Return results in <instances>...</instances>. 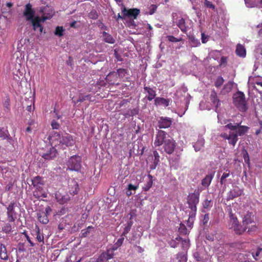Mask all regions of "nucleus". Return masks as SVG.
<instances>
[{
	"mask_svg": "<svg viewBox=\"0 0 262 262\" xmlns=\"http://www.w3.org/2000/svg\"><path fill=\"white\" fill-rule=\"evenodd\" d=\"M32 184L35 188V189L41 190L43 189L42 186L44 185V182L40 176H36L31 180Z\"/></svg>",
	"mask_w": 262,
	"mask_h": 262,
	"instance_id": "2eb2a0df",
	"label": "nucleus"
},
{
	"mask_svg": "<svg viewBox=\"0 0 262 262\" xmlns=\"http://www.w3.org/2000/svg\"><path fill=\"white\" fill-rule=\"evenodd\" d=\"M64 31V29L62 26H57L55 28V30L54 31V34L57 36L61 37L63 35V32Z\"/></svg>",
	"mask_w": 262,
	"mask_h": 262,
	"instance_id": "ea45409f",
	"label": "nucleus"
},
{
	"mask_svg": "<svg viewBox=\"0 0 262 262\" xmlns=\"http://www.w3.org/2000/svg\"><path fill=\"white\" fill-rule=\"evenodd\" d=\"M144 90L145 92L148 94V96H146L148 100L151 101L155 98L156 92L153 88L144 85Z\"/></svg>",
	"mask_w": 262,
	"mask_h": 262,
	"instance_id": "4be33fe9",
	"label": "nucleus"
},
{
	"mask_svg": "<svg viewBox=\"0 0 262 262\" xmlns=\"http://www.w3.org/2000/svg\"><path fill=\"white\" fill-rule=\"evenodd\" d=\"M23 234L25 235V237L26 238L27 241L29 243V244H30V246H31V247H34V246H35L34 243H33L31 241V239H30V238L29 236L28 235V234L26 233V231H25V232H23Z\"/></svg>",
	"mask_w": 262,
	"mask_h": 262,
	"instance_id": "052dcab7",
	"label": "nucleus"
},
{
	"mask_svg": "<svg viewBox=\"0 0 262 262\" xmlns=\"http://www.w3.org/2000/svg\"><path fill=\"white\" fill-rule=\"evenodd\" d=\"M170 100L162 97H157L155 99V104L156 105H163L165 107L169 105Z\"/></svg>",
	"mask_w": 262,
	"mask_h": 262,
	"instance_id": "b1692460",
	"label": "nucleus"
},
{
	"mask_svg": "<svg viewBox=\"0 0 262 262\" xmlns=\"http://www.w3.org/2000/svg\"><path fill=\"white\" fill-rule=\"evenodd\" d=\"M229 229H232L234 231V233L237 235H242L243 234L247 229H248L246 227L243 226V224L241 225L239 223L234 225L232 227Z\"/></svg>",
	"mask_w": 262,
	"mask_h": 262,
	"instance_id": "a211bd4d",
	"label": "nucleus"
},
{
	"mask_svg": "<svg viewBox=\"0 0 262 262\" xmlns=\"http://www.w3.org/2000/svg\"><path fill=\"white\" fill-rule=\"evenodd\" d=\"M179 230L181 234H183L185 235L187 234V229L186 227V226L182 224H180Z\"/></svg>",
	"mask_w": 262,
	"mask_h": 262,
	"instance_id": "09e8293b",
	"label": "nucleus"
},
{
	"mask_svg": "<svg viewBox=\"0 0 262 262\" xmlns=\"http://www.w3.org/2000/svg\"><path fill=\"white\" fill-rule=\"evenodd\" d=\"M235 52L240 57H244L246 56V50L244 47L240 44L237 45Z\"/></svg>",
	"mask_w": 262,
	"mask_h": 262,
	"instance_id": "7c9ffc66",
	"label": "nucleus"
},
{
	"mask_svg": "<svg viewBox=\"0 0 262 262\" xmlns=\"http://www.w3.org/2000/svg\"><path fill=\"white\" fill-rule=\"evenodd\" d=\"M140 10L137 8H132L127 9L125 7H124L122 9V13L124 15L129 18H133L136 19L137 16L140 13Z\"/></svg>",
	"mask_w": 262,
	"mask_h": 262,
	"instance_id": "f8f14e48",
	"label": "nucleus"
},
{
	"mask_svg": "<svg viewBox=\"0 0 262 262\" xmlns=\"http://www.w3.org/2000/svg\"><path fill=\"white\" fill-rule=\"evenodd\" d=\"M227 64V58L225 56H222L220 59V66H226Z\"/></svg>",
	"mask_w": 262,
	"mask_h": 262,
	"instance_id": "e2e57ef3",
	"label": "nucleus"
},
{
	"mask_svg": "<svg viewBox=\"0 0 262 262\" xmlns=\"http://www.w3.org/2000/svg\"><path fill=\"white\" fill-rule=\"evenodd\" d=\"M232 85H233L232 82L231 81H229L224 86L223 90H225L226 92H229L232 90Z\"/></svg>",
	"mask_w": 262,
	"mask_h": 262,
	"instance_id": "de8ad7c7",
	"label": "nucleus"
},
{
	"mask_svg": "<svg viewBox=\"0 0 262 262\" xmlns=\"http://www.w3.org/2000/svg\"><path fill=\"white\" fill-rule=\"evenodd\" d=\"M130 116H134L137 115L139 113V110L138 108H133L129 111Z\"/></svg>",
	"mask_w": 262,
	"mask_h": 262,
	"instance_id": "69168bd1",
	"label": "nucleus"
},
{
	"mask_svg": "<svg viewBox=\"0 0 262 262\" xmlns=\"http://www.w3.org/2000/svg\"><path fill=\"white\" fill-rule=\"evenodd\" d=\"M157 9V6L156 5H151L149 8V13L150 15L153 14Z\"/></svg>",
	"mask_w": 262,
	"mask_h": 262,
	"instance_id": "bf43d9fd",
	"label": "nucleus"
},
{
	"mask_svg": "<svg viewBox=\"0 0 262 262\" xmlns=\"http://www.w3.org/2000/svg\"><path fill=\"white\" fill-rule=\"evenodd\" d=\"M74 143L75 141L71 135L65 133L61 135V146H72Z\"/></svg>",
	"mask_w": 262,
	"mask_h": 262,
	"instance_id": "ddd939ff",
	"label": "nucleus"
},
{
	"mask_svg": "<svg viewBox=\"0 0 262 262\" xmlns=\"http://www.w3.org/2000/svg\"><path fill=\"white\" fill-rule=\"evenodd\" d=\"M93 226H89L86 229H83L81 231L82 237H86L88 233L90 232L89 229H93Z\"/></svg>",
	"mask_w": 262,
	"mask_h": 262,
	"instance_id": "6e6d98bb",
	"label": "nucleus"
},
{
	"mask_svg": "<svg viewBox=\"0 0 262 262\" xmlns=\"http://www.w3.org/2000/svg\"><path fill=\"white\" fill-rule=\"evenodd\" d=\"M233 104L241 112H246L248 108L244 93L237 91L233 95Z\"/></svg>",
	"mask_w": 262,
	"mask_h": 262,
	"instance_id": "20e7f679",
	"label": "nucleus"
},
{
	"mask_svg": "<svg viewBox=\"0 0 262 262\" xmlns=\"http://www.w3.org/2000/svg\"><path fill=\"white\" fill-rule=\"evenodd\" d=\"M206 238L209 241H213L214 239V235L212 233H207L206 235Z\"/></svg>",
	"mask_w": 262,
	"mask_h": 262,
	"instance_id": "0e129e2a",
	"label": "nucleus"
},
{
	"mask_svg": "<svg viewBox=\"0 0 262 262\" xmlns=\"http://www.w3.org/2000/svg\"><path fill=\"white\" fill-rule=\"evenodd\" d=\"M224 79L222 76H219L214 83V85L216 88H220L224 83Z\"/></svg>",
	"mask_w": 262,
	"mask_h": 262,
	"instance_id": "a18cd8bd",
	"label": "nucleus"
},
{
	"mask_svg": "<svg viewBox=\"0 0 262 262\" xmlns=\"http://www.w3.org/2000/svg\"><path fill=\"white\" fill-rule=\"evenodd\" d=\"M103 40L105 42L109 43H115V39L112 37V35H111L110 34L107 33L106 32H103Z\"/></svg>",
	"mask_w": 262,
	"mask_h": 262,
	"instance_id": "72a5a7b5",
	"label": "nucleus"
},
{
	"mask_svg": "<svg viewBox=\"0 0 262 262\" xmlns=\"http://www.w3.org/2000/svg\"><path fill=\"white\" fill-rule=\"evenodd\" d=\"M117 74L119 78L124 79L123 81H129V73L127 69L122 68L118 69L117 71Z\"/></svg>",
	"mask_w": 262,
	"mask_h": 262,
	"instance_id": "412c9836",
	"label": "nucleus"
},
{
	"mask_svg": "<svg viewBox=\"0 0 262 262\" xmlns=\"http://www.w3.org/2000/svg\"><path fill=\"white\" fill-rule=\"evenodd\" d=\"M51 142L52 145L55 147L61 146V135L58 133H55L51 137Z\"/></svg>",
	"mask_w": 262,
	"mask_h": 262,
	"instance_id": "6ab92c4d",
	"label": "nucleus"
},
{
	"mask_svg": "<svg viewBox=\"0 0 262 262\" xmlns=\"http://www.w3.org/2000/svg\"><path fill=\"white\" fill-rule=\"evenodd\" d=\"M57 201L60 204H64L70 200L69 194L63 189H59L55 193Z\"/></svg>",
	"mask_w": 262,
	"mask_h": 262,
	"instance_id": "1a4fd4ad",
	"label": "nucleus"
},
{
	"mask_svg": "<svg viewBox=\"0 0 262 262\" xmlns=\"http://www.w3.org/2000/svg\"><path fill=\"white\" fill-rule=\"evenodd\" d=\"M214 177V173H211L206 176V177L202 180L201 184L205 187H208Z\"/></svg>",
	"mask_w": 262,
	"mask_h": 262,
	"instance_id": "a878e982",
	"label": "nucleus"
},
{
	"mask_svg": "<svg viewBox=\"0 0 262 262\" xmlns=\"http://www.w3.org/2000/svg\"><path fill=\"white\" fill-rule=\"evenodd\" d=\"M2 231L5 233H9L12 231V226L10 223H6L2 227Z\"/></svg>",
	"mask_w": 262,
	"mask_h": 262,
	"instance_id": "79ce46f5",
	"label": "nucleus"
},
{
	"mask_svg": "<svg viewBox=\"0 0 262 262\" xmlns=\"http://www.w3.org/2000/svg\"><path fill=\"white\" fill-rule=\"evenodd\" d=\"M242 224L248 229V233L255 232L257 229V225L254 221V215L252 212H247L244 215Z\"/></svg>",
	"mask_w": 262,
	"mask_h": 262,
	"instance_id": "39448f33",
	"label": "nucleus"
},
{
	"mask_svg": "<svg viewBox=\"0 0 262 262\" xmlns=\"http://www.w3.org/2000/svg\"><path fill=\"white\" fill-rule=\"evenodd\" d=\"M153 154H154V162L156 164H159V163L160 162V156H159L158 151L156 150H154L153 152Z\"/></svg>",
	"mask_w": 262,
	"mask_h": 262,
	"instance_id": "5fc2aeb1",
	"label": "nucleus"
},
{
	"mask_svg": "<svg viewBox=\"0 0 262 262\" xmlns=\"http://www.w3.org/2000/svg\"><path fill=\"white\" fill-rule=\"evenodd\" d=\"M152 177L150 174L148 175V181L144 184L143 189L144 191H148L152 186Z\"/></svg>",
	"mask_w": 262,
	"mask_h": 262,
	"instance_id": "473e14b6",
	"label": "nucleus"
},
{
	"mask_svg": "<svg viewBox=\"0 0 262 262\" xmlns=\"http://www.w3.org/2000/svg\"><path fill=\"white\" fill-rule=\"evenodd\" d=\"M241 123H236L233 124L228 123L225 126V128L230 130L229 134L225 133L221 134L220 136L224 139L228 141V143L233 147L236 144L238 138V136H243L246 134L249 129V127L245 125H241Z\"/></svg>",
	"mask_w": 262,
	"mask_h": 262,
	"instance_id": "f257e3e1",
	"label": "nucleus"
},
{
	"mask_svg": "<svg viewBox=\"0 0 262 262\" xmlns=\"http://www.w3.org/2000/svg\"><path fill=\"white\" fill-rule=\"evenodd\" d=\"M191 42L192 43L193 47H198L201 45V43L198 39H196L194 37H191L190 38Z\"/></svg>",
	"mask_w": 262,
	"mask_h": 262,
	"instance_id": "603ef678",
	"label": "nucleus"
},
{
	"mask_svg": "<svg viewBox=\"0 0 262 262\" xmlns=\"http://www.w3.org/2000/svg\"><path fill=\"white\" fill-rule=\"evenodd\" d=\"M202 205L204 209H210L212 206V202L211 200L205 199L203 201Z\"/></svg>",
	"mask_w": 262,
	"mask_h": 262,
	"instance_id": "37998d69",
	"label": "nucleus"
},
{
	"mask_svg": "<svg viewBox=\"0 0 262 262\" xmlns=\"http://www.w3.org/2000/svg\"><path fill=\"white\" fill-rule=\"evenodd\" d=\"M173 119L167 117H160L158 121V126L159 128H167L171 126Z\"/></svg>",
	"mask_w": 262,
	"mask_h": 262,
	"instance_id": "9b49d317",
	"label": "nucleus"
},
{
	"mask_svg": "<svg viewBox=\"0 0 262 262\" xmlns=\"http://www.w3.org/2000/svg\"><path fill=\"white\" fill-rule=\"evenodd\" d=\"M37 218L39 222L43 224H47L49 222L48 215L44 211H39L37 213Z\"/></svg>",
	"mask_w": 262,
	"mask_h": 262,
	"instance_id": "cd10ccee",
	"label": "nucleus"
},
{
	"mask_svg": "<svg viewBox=\"0 0 262 262\" xmlns=\"http://www.w3.org/2000/svg\"><path fill=\"white\" fill-rule=\"evenodd\" d=\"M167 38L170 42H179L182 40V38H177L172 35H168Z\"/></svg>",
	"mask_w": 262,
	"mask_h": 262,
	"instance_id": "8fccbe9b",
	"label": "nucleus"
},
{
	"mask_svg": "<svg viewBox=\"0 0 262 262\" xmlns=\"http://www.w3.org/2000/svg\"><path fill=\"white\" fill-rule=\"evenodd\" d=\"M36 239L38 242L41 243L42 245L45 244L44 236L42 234L40 233V229L38 227L36 228Z\"/></svg>",
	"mask_w": 262,
	"mask_h": 262,
	"instance_id": "58836bf2",
	"label": "nucleus"
},
{
	"mask_svg": "<svg viewBox=\"0 0 262 262\" xmlns=\"http://www.w3.org/2000/svg\"><path fill=\"white\" fill-rule=\"evenodd\" d=\"M124 240V236L121 235V237L117 240V241L115 243L116 244V245L118 246V247H120Z\"/></svg>",
	"mask_w": 262,
	"mask_h": 262,
	"instance_id": "680f3d73",
	"label": "nucleus"
},
{
	"mask_svg": "<svg viewBox=\"0 0 262 262\" xmlns=\"http://www.w3.org/2000/svg\"><path fill=\"white\" fill-rule=\"evenodd\" d=\"M201 39L203 43H205L207 41V36L205 35L204 33H201Z\"/></svg>",
	"mask_w": 262,
	"mask_h": 262,
	"instance_id": "774afa93",
	"label": "nucleus"
},
{
	"mask_svg": "<svg viewBox=\"0 0 262 262\" xmlns=\"http://www.w3.org/2000/svg\"><path fill=\"white\" fill-rule=\"evenodd\" d=\"M16 203L11 202L7 207V220L9 222H13L17 218V213L15 211Z\"/></svg>",
	"mask_w": 262,
	"mask_h": 262,
	"instance_id": "6e6552de",
	"label": "nucleus"
},
{
	"mask_svg": "<svg viewBox=\"0 0 262 262\" xmlns=\"http://www.w3.org/2000/svg\"><path fill=\"white\" fill-rule=\"evenodd\" d=\"M204 140L201 139L197 141V142L194 144L193 147L196 151H200L202 149V148L204 146Z\"/></svg>",
	"mask_w": 262,
	"mask_h": 262,
	"instance_id": "f704fd0d",
	"label": "nucleus"
},
{
	"mask_svg": "<svg viewBox=\"0 0 262 262\" xmlns=\"http://www.w3.org/2000/svg\"><path fill=\"white\" fill-rule=\"evenodd\" d=\"M262 252V248L260 247H257L255 249H252L251 253L252 257L255 260H258L259 259L260 254Z\"/></svg>",
	"mask_w": 262,
	"mask_h": 262,
	"instance_id": "2f4dec72",
	"label": "nucleus"
},
{
	"mask_svg": "<svg viewBox=\"0 0 262 262\" xmlns=\"http://www.w3.org/2000/svg\"><path fill=\"white\" fill-rule=\"evenodd\" d=\"M228 211L229 216V222L228 224V227L229 229L231 227V226L232 227L233 226L237 224L239 222L238 221L236 216L235 215L234 213H233L231 207H229L228 209Z\"/></svg>",
	"mask_w": 262,
	"mask_h": 262,
	"instance_id": "f3484780",
	"label": "nucleus"
},
{
	"mask_svg": "<svg viewBox=\"0 0 262 262\" xmlns=\"http://www.w3.org/2000/svg\"><path fill=\"white\" fill-rule=\"evenodd\" d=\"M229 176H230V173L229 172L228 173L224 172L221 178L220 184L221 185L224 184L225 183V179L226 178H227L228 177H229Z\"/></svg>",
	"mask_w": 262,
	"mask_h": 262,
	"instance_id": "864d4df0",
	"label": "nucleus"
},
{
	"mask_svg": "<svg viewBox=\"0 0 262 262\" xmlns=\"http://www.w3.org/2000/svg\"><path fill=\"white\" fill-rule=\"evenodd\" d=\"M79 190V185L77 182L72 181L69 184V192L72 195L76 194Z\"/></svg>",
	"mask_w": 262,
	"mask_h": 262,
	"instance_id": "aec40b11",
	"label": "nucleus"
},
{
	"mask_svg": "<svg viewBox=\"0 0 262 262\" xmlns=\"http://www.w3.org/2000/svg\"><path fill=\"white\" fill-rule=\"evenodd\" d=\"M200 191L198 189L195 190L193 193H189L187 196V204L189 208L191 209L189 220L195 215L197 210L196 205L199 204L200 200Z\"/></svg>",
	"mask_w": 262,
	"mask_h": 262,
	"instance_id": "7ed1b4c3",
	"label": "nucleus"
},
{
	"mask_svg": "<svg viewBox=\"0 0 262 262\" xmlns=\"http://www.w3.org/2000/svg\"><path fill=\"white\" fill-rule=\"evenodd\" d=\"M171 138L165 131L160 129L158 130L154 141L155 146H159L163 145L165 141L168 140V138Z\"/></svg>",
	"mask_w": 262,
	"mask_h": 262,
	"instance_id": "0eeeda50",
	"label": "nucleus"
},
{
	"mask_svg": "<svg viewBox=\"0 0 262 262\" xmlns=\"http://www.w3.org/2000/svg\"><path fill=\"white\" fill-rule=\"evenodd\" d=\"M0 258L5 260L8 258L6 247L3 244L0 245Z\"/></svg>",
	"mask_w": 262,
	"mask_h": 262,
	"instance_id": "c756f323",
	"label": "nucleus"
},
{
	"mask_svg": "<svg viewBox=\"0 0 262 262\" xmlns=\"http://www.w3.org/2000/svg\"><path fill=\"white\" fill-rule=\"evenodd\" d=\"M204 5H205V7L208 8L212 9L213 10H215V7L214 5H213L212 2H211L208 0L205 1Z\"/></svg>",
	"mask_w": 262,
	"mask_h": 262,
	"instance_id": "3c124183",
	"label": "nucleus"
},
{
	"mask_svg": "<svg viewBox=\"0 0 262 262\" xmlns=\"http://www.w3.org/2000/svg\"><path fill=\"white\" fill-rule=\"evenodd\" d=\"M91 98V96L90 95H84L83 94L80 93L78 96V99L75 101V103H77L78 102H82L86 100H90Z\"/></svg>",
	"mask_w": 262,
	"mask_h": 262,
	"instance_id": "e433bc0d",
	"label": "nucleus"
},
{
	"mask_svg": "<svg viewBox=\"0 0 262 262\" xmlns=\"http://www.w3.org/2000/svg\"><path fill=\"white\" fill-rule=\"evenodd\" d=\"M56 150L54 147H52L50 148L49 150L43 154L42 157L46 160H52L56 157Z\"/></svg>",
	"mask_w": 262,
	"mask_h": 262,
	"instance_id": "5701e85b",
	"label": "nucleus"
},
{
	"mask_svg": "<svg viewBox=\"0 0 262 262\" xmlns=\"http://www.w3.org/2000/svg\"><path fill=\"white\" fill-rule=\"evenodd\" d=\"M245 5L248 8L257 7L259 4L262 5V0H244Z\"/></svg>",
	"mask_w": 262,
	"mask_h": 262,
	"instance_id": "bb28decb",
	"label": "nucleus"
},
{
	"mask_svg": "<svg viewBox=\"0 0 262 262\" xmlns=\"http://www.w3.org/2000/svg\"><path fill=\"white\" fill-rule=\"evenodd\" d=\"M51 125L52 129H57L59 128L60 126L59 123L57 122H56L55 120H52Z\"/></svg>",
	"mask_w": 262,
	"mask_h": 262,
	"instance_id": "13d9d810",
	"label": "nucleus"
},
{
	"mask_svg": "<svg viewBox=\"0 0 262 262\" xmlns=\"http://www.w3.org/2000/svg\"><path fill=\"white\" fill-rule=\"evenodd\" d=\"M23 15L25 17L27 21H31L34 31L38 29L40 33H42L43 30V27L40 21V17L35 16V11L32 8V6L30 3L26 5L23 12Z\"/></svg>",
	"mask_w": 262,
	"mask_h": 262,
	"instance_id": "f03ea898",
	"label": "nucleus"
},
{
	"mask_svg": "<svg viewBox=\"0 0 262 262\" xmlns=\"http://www.w3.org/2000/svg\"><path fill=\"white\" fill-rule=\"evenodd\" d=\"M33 196L39 200L41 198H46L47 197V193L44 191L43 189L41 190L35 189L33 192Z\"/></svg>",
	"mask_w": 262,
	"mask_h": 262,
	"instance_id": "c85d7f7f",
	"label": "nucleus"
},
{
	"mask_svg": "<svg viewBox=\"0 0 262 262\" xmlns=\"http://www.w3.org/2000/svg\"><path fill=\"white\" fill-rule=\"evenodd\" d=\"M119 247L115 243L114 245L110 248L107 249L106 251L108 253V255L113 257L114 256V252L117 250Z\"/></svg>",
	"mask_w": 262,
	"mask_h": 262,
	"instance_id": "a19ab883",
	"label": "nucleus"
},
{
	"mask_svg": "<svg viewBox=\"0 0 262 262\" xmlns=\"http://www.w3.org/2000/svg\"><path fill=\"white\" fill-rule=\"evenodd\" d=\"M176 25L180 29L183 33H186L189 27L186 25V20L183 17H180L176 21Z\"/></svg>",
	"mask_w": 262,
	"mask_h": 262,
	"instance_id": "dca6fc26",
	"label": "nucleus"
},
{
	"mask_svg": "<svg viewBox=\"0 0 262 262\" xmlns=\"http://www.w3.org/2000/svg\"><path fill=\"white\" fill-rule=\"evenodd\" d=\"M106 81L110 84L112 85H119L120 83L118 81V77L117 74L115 72H110L106 77Z\"/></svg>",
	"mask_w": 262,
	"mask_h": 262,
	"instance_id": "4468645a",
	"label": "nucleus"
},
{
	"mask_svg": "<svg viewBox=\"0 0 262 262\" xmlns=\"http://www.w3.org/2000/svg\"><path fill=\"white\" fill-rule=\"evenodd\" d=\"M180 257L181 259H180V261L181 262H186V257L185 256L184 254L183 253H180L178 254V258Z\"/></svg>",
	"mask_w": 262,
	"mask_h": 262,
	"instance_id": "338daca9",
	"label": "nucleus"
},
{
	"mask_svg": "<svg viewBox=\"0 0 262 262\" xmlns=\"http://www.w3.org/2000/svg\"><path fill=\"white\" fill-rule=\"evenodd\" d=\"M210 100L214 104L217 103L216 106V107L218 106L219 103V100L217 98L216 93L214 90L211 92V94L210 95Z\"/></svg>",
	"mask_w": 262,
	"mask_h": 262,
	"instance_id": "4c0bfd02",
	"label": "nucleus"
},
{
	"mask_svg": "<svg viewBox=\"0 0 262 262\" xmlns=\"http://www.w3.org/2000/svg\"><path fill=\"white\" fill-rule=\"evenodd\" d=\"M81 158L80 156L74 155L72 156L67 161V169L71 171H78L80 170Z\"/></svg>",
	"mask_w": 262,
	"mask_h": 262,
	"instance_id": "423d86ee",
	"label": "nucleus"
},
{
	"mask_svg": "<svg viewBox=\"0 0 262 262\" xmlns=\"http://www.w3.org/2000/svg\"><path fill=\"white\" fill-rule=\"evenodd\" d=\"M132 226V222L129 221L127 222V225L124 228L123 233H122V236H125L130 231Z\"/></svg>",
	"mask_w": 262,
	"mask_h": 262,
	"instance_id": "c03bdc74",
	"label": "nucleus"
},
{
	"mask_svg": "<svg viewBox=\"0 0 262 262\" xmlns=\"http://www.w3.org/2000/svg\"><path fill=\"white\" fill-rule=\"evenodd\" d=\"M176 147V143L172 138H168V140L165 141L163 145L164 150L168 154H171L174 151Z\"/></svg>",
	"mask_w": 262,
	"mask_h": 262,
	"instance_id": "9d476101",
	"label": "nucleus"
},
{
	"mask_svg": "<svg viewBox=\"0 0 262 262\" xmlns=\"http://www.w3.org/2000/svg\"><path fill=\"white\" fill-rule=\"evenodd\" d=\"M209 220V215L208 213H206L204 215L203 220V224L204 226H207Z\"/></svg>",
	"mask_w": 262,
	"mask_h": 262,
	"instance_id": "4d7b16f0",
	"label": "nucleus"
},
{
	"mask_svg": "<svg viewBox=\"0 0 262 262\" xmlns=\"http://www.w3.org/2000/svg\"><path fill=\"white\" fill-rule=\"evenodd\" d=\"M113 258L112 256L108 255V253L106 251L99 255L95 262H107L109 259Z\"/></svg>",
	"mask_w": 262,
	"mask_h": 262,
	"instance_id": "393cba45",
	"label": "nucleus"
},
{
	"mask_svg": "<svg viewBox=\"0 0 262 262\" xmlns=\"http://www.w3.org/2000/svg\"><path fill=\"white\" fill-rule=\"evenodd\" d=\"M88 16L90 18L95 20L98 18V14L95 10H93L89 13Z\"/></svg>",
	"mask_w": 262,
	"mask_h": 262,
	"instance_id": "49530a36",
	"label": "nucleus"
},
{
	"mask_svg": "<svg viewBox=\"0 0 262 262\" xmlns=\"http://www.w3.org/2000/svg\"><path fill=\"white\" fill-rule=\"evenodd\" d=\"M241 195V193L235 189L231 190L228 195V200H232Z\"/></svg>",
	"mask_w": 262,
	"mask_h": 262,
	"instance_id": "c9c22d12",
	"label": "nucleus"
}]
</instances>
